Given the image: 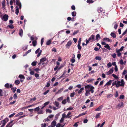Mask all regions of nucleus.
Returning a JSON list of instances; mask_svg holds the SVG:
<instances>
[{
  "label": "nucleus",
  "mask_w": 127,
  "mask_h": 127,
  "mask_svg": "<svg viewBox=\"0 0 127 127\" xmlns=\"http://www.w3.org/2000/svg\"><path fill=\"white\" fill-rule=\"evenodd\" d=\"M85 88L87 89V90H89L90 92H91L92 93H93L94 92L93 90L95 88L94 87L89 85H87L85 87Z\"/></svg>",
  "instance_id": "nucleus-2"
},
{
  "label": "nucleus",
  "mask_w": 127,
  "mask_h": 127,
  "mask_svg": "<svg viewBox=\"0 0 127 127\" xmlns=\"http://www.w3.org/2000/svg\"><path fill=\"white\" fill-rule=\"evenodd\" d=\"M103 106L102 105H101L99 106L98 108H97V109H95V110L96 111H100L102 108L103 107Z\"/></svg>",
  "instance_id": "nucleus-12"
},
{
  "label": "nucleus",
  "mask_w": 127,
  "mask_h": 127,
  "mask_svg": "<svg viewBox=\"0 0 127 127\" xmlns=\"http://www.w3.org/2000/svg\"><path fill=\"white\" fill-rule=\"evenodd\" d=\"M49 90H47L44 93H43V95H46L49 92Z\"/></svg>",
  "instance_id": "nucleus-58"
},
{
  "label": "nucleus",
  "mask_w": 127,
  "mask_h": 127,
  "mask_svg": "<svg viewBox=\"0 0 127 127\" xmlns=\"http://www.w3.org/2000/svg\"><path fill=\"white\" fill-rule=\"evenodd\" d=\"M96 38L97 40H98L100 38V35L99 34H97L96 36Z\"/></svg>",
  "instance_id": "nucleus-35"
},
{
  "label": "nucleus",
  "mask_w": 127,
  "mask_h": 127,
  "mask_svg": "<svg viewBox=\"0 0 127 127\" xmlns=\"http://www.w3.org/2000/svg\"><path fill=\"white\" fill-rule=\"evenodd\" d=\"M103 40H104L108 42H111L112 41L111 40H110L109 38L107 37L104 38L103 39Z\"/></svg>",
  "instance_id": "nucleus-21"
},
{
  "label": "nucleus",
  "mask_w": 127,
  "mask_h": 127,
  "mask_svg": "<svg viewBox=\"0 0 127 127\" xmlns=\"http://www.w3.org/2000/svg\"><path fill=\"white\" fill-rule=\"evenodd\" d=\"M4 86L6 88H9V85L8 83H6L5 84Z\"/></svg>",
  "instance_id": "nucleus-49"
},
{
  "label": "nucleus",
  "mask_w": 127,
  "mask_h": 127,
  "mask_svg": "<svg viewBox=\"0 0 127 127\" xmlns=\"http://www.w3.org/2000/svg\"><path fill=\"white\" fill-rule=\"evenodd\" d=\"M15 83L16 85H18L20 83V81L18 80H17L15 81Z\"/></svg>",
  "instance_id": "nucleus-30"
},
{
  "label": "nucleus",
  "mask_w": 127,
  "mask_h": 127,
  "mask_svg": "<svg viewBox=\"0 0 127 127\" xmlns=\"http://www.w3.org/2000/svg\"><path fill=\"white\" fill-rule=\"evenodd\" d=\"M113 81L112 80H109L108 82H107L104 85L105 86H109L111 85V83H112Z\"/></svg>",
  "instance_id": "nucleus-10"
},
{
  "label": "nucleus",
  "mask_w": 127,
  "mask_h": 127,
  "mask_svg": "<svg viewBox=\"0 0 127 127\" xmlns=\"http://www.w3.org/2000/svg\"><path fill=\"white\" fill-rule=\"evenodd\" d=\"M104 47L108 50H110L111 49V48L108 44H106V45L104 46Z\"/></svg>",
  "instance_id": "nucleus-20"
},
{
  "label": "nucleus",
  "mask_w": 127,
  "mask_h": 127,
  "mask_svg": "<svg viewBox=\"0 0 127 127\" xmlns=\"http://www.w3.org/2000/svg\"><path fill=\"white\" fill-rule=\"evenodd\" d=\"M110 35L111 36L114 38H115L116 37V35L113 32L111 33Z\"/></svg>",
  "instance_id": "nucleus-27"
},
{
  "label": "nucleus",
  "mask_w": 127,
  "mask_h": 127,
  "mask_svg": "<svg viewBox=\"0 0 127 127\" xmlns=\"http://www.w3.org/2000/svg\"><path fill=\"white\" fill-rule=\"evenodd\" d=\"M51 40H49L46 43V44L47 45H49L50 44H51Z\"/></svg>",
  "instance_id": "nucleus-31"
},
{
  "label": "nucleus",
  "mask_w": 127,
  "mask_h": 127,
  "mask_svg": "<svg viewBox=\"0 0 127 127\" xmlns=\"http://www.w3.org/2000/svg\"><path fill=\"white\" fill-rule=\"evenodd\" d=\"M111 66V64L110 62H109L107 64V66L108 68H109Z\"/></svg>",
  "instance_id": "nucleus-41"
},
{
  "label": "nucleus",
  "mask_w": 127,
  "mask_h": 127,
  "mask_svg": "<svg viewBox=\"0 0 127 127\" xmlns=\"http://www.w3.org/2000/svg\"><path fill=\"white\" fill-rule=\"evenodd\" d=\"M112 76L115 78L116 79H118L119 78L118 77H117L116 75L114 74H112Z\"/></svg>",
  "instance_id": "nucleus-32"
},
{
  "label": "nucleus",
  "mask_w": 127,
  "mask_h": 127,
  "mask_svg": "<svg viewBox=\"0 0 127 127\" xmlns=\"http://www.w3.org/2000/svg\"><path fill=\"white\" fill-rule=\"evenodd\" d=\"M42 51L41 50H40V48H38V49H37V50H36L35 52V53L36 54H37L38 53V55H37V57H39L40 56L41 54V53L42 52Z\"/></svg>",
  "instance_id": "nucleus-4"
},
{
  "label": "nucleus",
  "mask_w": 127,
  "mask_h": 127,
  "mask_svg": "<svg viewBox=\"0 0 127 127\" xmlns=\"http://www.w3.org/2000/svg\"><path fill=\"white\" fill-rule=\"evenodd\" d=\"M54 104L57 107H58V108H60V107H59V103L58 102L56 101H55V103H54Z\"/></svg>",
  "instance_id": "nucleus-17"
},
{
  "label": "nucleus",
  "mask_w": 127,
  "mask_h": 127,
  "mask_svg": "<svg viewBox=\"0 0 127 127\" xmlns=\"http://www.w3.org/2000/svg\"><path fill=\"white\" fill-rule=\"evenodd\" d=\"M95 59L96 60L100 61L101 59V58L100 56H97L95 57Z\"/></svg>",
  "instance_id": "nucleus-24"
},
{
  "label": "nucleus",
  "mask_w": 127,
  "mask_h": 127,
  "mask_svg": "<svg viewBox=\"0 0 127 127\" xmlns=\"http://www.w3.org/2000/svg\"><path fill=\"white\" fill-rule=\"evenodd\" d=\"M19 35L21 36V37L22 36V35L23 34V31L22 29H20V30L19 33Z\"/></svg>",
  "instance_id": "nucleus-18"
},
{
  "label": "nucleus",
  "mask_w": 127,
  "mask_h": 127,
  "mask_svg": "<svg viewBox=\"0 0 127 127\" xmlns=\"http://www.w3.org/2000/svg\"><path fill=\"white\" fill-rule=\"evenodd\" d=\"M8 18V16L7 14L4 15L2 17H1L2 19L4 20V21H7Z\"/></svg>",
  "instance_id": "nucleus-5"
},
{
  "label": "nucleus",
  "mask_w": 127,
  "mask_h": 127,
  "mask_svg": "<svg viewBox=\"0 0 127 127\" xmlns=\"http://www.w3.org/2000/svg\"><path fill=\"white\" fill-rule=\"evenodd\" d=\"M16 10L15 13L17 15H18L19 12V9L20 8L19 6H17L16 7Z\"/></svg>",
  "instance_id": "nucleus-11"
},
{
  "label": "nucleus",
  "mask_w": 127,
  "mask_h": 127,
  "mask_svg": "<svg viewBox=\"0 0 127 127\" xmlns=\"http://www.w3.org/2000/svg\"><path fill=\"white\" fill-rule=\"evenodd\" d=\"M38 114H43L44 112L42 110H41L38 111Z\"/></svg>",
  "instance_id": "nucleus-50"
},
{
  "label": "nucleus",
  "mask_w": 127,
  "mask_h": 127,
  "mask_svg": "<svg viewBox=\"0 0 127 127\" xmlns=\"http://www.w3.org/2000/svg\"><path fill=\"white\" fill-rule=\"evenodd\" d=\"M127 73V71L126 70H125L122 73V75H125Z\"/></svg>",
  "instance_id": "nucleus-48"
},
{
  "label": "nucleus",
  "mask_w": 127,
  "mask_h": 127,
  "mask_svg": "<svg viewBox=\"0 0 127 127\" xmlns=\"http://www.w3.org/2000/svg\"><path fill=\"white\" fill-rule=\"evenodd\" d=\"M116 52L117 53V55L118 57L120 56L121 55V53L120 52L119 50H117V49L116 50Z\"/></svg>",
  "instance_id": "nucleus-25"
},
{
  "label": "nucleus",
  "mask_w": 127,
  "mask_h": 127,
  "mask_svg": "<svg viewBox=\"0 0 127 127\" xmlns=\"http://www.w3.org/2000/svg\"><path fill=\"white\" fill-rule=\"evenodd\" d=\"M66 101L68 103H69L70 102V99H69V97H67L66 99Z\"/></svg>",
  "instance_id": "nucleus-54"
},
{
  "label": "nucleus",
  "mask_w": 127,
  "mask_h": 127,
  "mask_svg": "<svg viewBox=\"0 0 127 127\" xmlns=\"http://www.w3.org/2000/svg\"><path fill=\"white\" fill-rule=\"evenodd\" d=\"M89 91V90H88L87 89L86 90V92L85 94V95L86 96H88L90 95V93Z\"/></svg>",
  "instance_id": "nucleus-22"
},
{
  "label": "nucleus",
  "mask_w": 127,
  "mask_h": 127,
  "mask_svg": "<svg viewBox=\"0 0 127 127\" xmlns=\"http://www.w3.org/2000/svg\"><path fill=\"white\" fill-rule=\"evenodd\" d=\"M30 74L32 75L34 74V72L33 71H32L31 69H30Z\"/></svg>",
  "instance_id": "nucleus-33"
},
{
  "label": "nucleus",
  "mask_w": 127,
  "mask_h": 127,
  "mask_svg": "<svg viewBox=\"0 0 127 127\" xmlns=\"http://www.w3.org/2000/svg\"><path fill=\"white\" fill-rule=\"evenodd\" d=\"M127 32V28L126 29V30L125 31L122 33V35H124L125 34H126Z\"/></svg>",
  "instance_id": "nucleus-59"
},
{
  "label": "nucleus",
  "mask_w": 127,
  "mask_h": 127,
  "mask_svg": "<svg viewBox=\"0 0 127 127\" xmlns=\"http://www.w3.org/2000/svg\"><path fill=\"white\" fill-rule=\"evenodd\" d=\"M14 1V2H15V0H13ZM16 4L18 6H19V7L20 8H21V3L20 2L19 0H16Z\"/></svg>",
  "instance_id": "nucleus-7"
},
{
  "label": "nucleus",
  "mask_w": 127,
  "mask_h": 127,
  "mask_svg": "<svg viewBox=\"0 0 127 127\" xmlns=\"http://www.w3.org/2000/svg\"><path fill=\"white\" fill-rule=\"evenodd\" d=\"M19 77L20 79H25V77L23 75H19Z\"/></svg>",
  "instance_id": "nucleus-28"
},
{
  "label": "nucleus",
  "mask_w": 127,
  "mask_h": 127,
  "mask_svg": "<svg viewBox=\"0 0 127 127\" xmlns=\"http://www.w3.org/2000/svg\"><path fill=\"white\" fill-rule=\"evenodd\" d=\"M112 56L113 58H115L116 57V54L115 53H114L113 54H112Z\"/></svg>",
  "instance_id": "nucleus-56"
},
{
  "label": "nucleus",
  "mask_w": 127,
  "mask_h": 127,
  "mask_svg": "<svg viewBox=\"0 0 127 127\" xmlns=\"http://www.w3.org/2000/svg\"><path fill=\"white\" fill-rule=\"evenodd\" d=\"M52 51H54L55 52H57V50L56 48H53L52 49Z\"/></svg>",
  "instance_id": "nucleus-63"
},
{
  "label": "nucleus",
  "mask_w": 127,
  "mask_h": 127,
  "mask_svg": "<svg viewBox=\"0 0 127 127\" xmlns=\"http://www.w3.org/2000/svg\"><path fill=\"white\" fill-rule=\"evenodd\" d=\"M66 99H64L63 100L62 102V104H66Z\"/></svg>",
  "instance_id": "nucleus-29"
},
{
  "label": "nucleus",
  "mask_w": 127,
  "mask_h": 127,
  "mask_svg": "<svg viewBox=\"0 0 127 127\" xmlns=\"http://www.w3.org/2000/svg\"><path fill=\"white\" fill-rule=\"evenodd\" d=\"M8 27L10 29H13L14 28V26L12 24H10L8 26Z\"/></svg>",
  "instance_id": "nucleus-38"
},
{
  "label": "nucleus",
  "mask_w": 127,
  "mask_h": 127,
  "mask_svg": "<svg viewBox=\"0 0 127 127\" xmlns=\"http://www.w3.org/2000/svg\"><path fill=\"white\" fill-rule=\"evenodd\" d=\"M119 63L121 65H122L124 64V62H123V61L122 59L120 61Z\"/></svg>",
  "instance_id": "nucleus-53"
},
{
  "label": "nucleus",
  "mask_w": 127,
  "mask_h": 127,
  "mask_svg": "<svg viewBox=\"0 0 127 127\" xmlns=\"http://www.w3.org/2000/svg\"><path fill=\"white\" fill-rule=\"evenodd\" d=\"M46 112L47 113H50L52 112V111L49 109H47L46 110Z\"/></svg>",
  "instance_id": "nucleus-39"
},
{
  "label": "nucleus",
  "mask_w": 127,
  "mask_h": 127,
  "mask_svg": "<svg viewBox=\"0 0 127 127\" xmlns=\"http://www.w3.org/2000/svg\"><path fill=\"white\" fill-rule=\"evenodd\" d=\"M46 59L45 58H43L42 59H41L40 60V62H41V63H43L44 61H46Z\"/></svg>",
  "instance_id": "nucleus-23"
},
{
  "label": "nucleus",
  "mask_w": 127,
  "mask_h": 127,
  "mask_svg": "<svg viewBox=\"0 0 127 127\" xmlns=\"http://www.w3.org/2000/svg\"><path fill=\"white\" fill-rule=\"evenodd\" d=\"M9 121V119L7 118H6L4 120L1 121V122L2 123V126L4 127L6 124V123H7Z\"/></svg>",
  "instance_id": "nucleus-3"
},
{
  "label": "nucleus",
  "mask_w": 127,
  "mask_h": 127,
  "mask_svg": "<svg viewBox=\"0 0 127 127\" xmlns=\"http://www.w3.org/2000/svg\"><path fill=\"white\" fill-rule=\"evenodd\" d=\"M56 124V121L54 120L51 123V126H55Z\"/></svg>",
  "instance_id": "nucleus-19"
},
{
  "label": "nucleus",
  "mask_w": 127,
  "mask_h": 127,
  "mask_svg": "<svg viewBox=\"0 0 127 127\" xmlns=\"http://www.w3.org/2000/svg\"><path fill=\"white\" fill-rule=\"evenodd\" d=\"M118 93L117 91H116V93L115 95V97H117L118 96Z\"/></svg>",
  "instance_id": "nucleus-60"
},
{
  "label": "nucleus",
  "mask_w": 127,
  "mask_h": 127,
  "mask_svg": "<svg viewBox=\"0 0 127 127\" xmlns=\"http://www.w3.org/2000/svg\"><path fill=\"white\" fill-rule=\"evenodd\" d=\"M71 114V113L69 112L68 114L66 115V118H69L70 117V115Z\"/></svg>",
  "instance_id": "nucleus-34"
},
{
  "label": "nucleus",
  "mask_w": 127,
  "mask_h": 127,
  "mask_svg": "<svg viewBox=\"0 0 127 127\" xmlns=\"http://www.w3.org/2000/svg\"><path fill=\"white\" fill-rule=\"evenodd\" d=\"M64 118H62L60 120V122L61 123H63L64 122Z\"/></svg>",
  "instance_id": "nucleus-52"
},
{
  "label": "nucleus",
  "mask_w": 127,
  "mask_h": 127,
  "mask_svg": "<svg viewBox=\"0 0 127 127\" xmlns=\"http://www.w3.org/2000/svg\"><path fill=\"white\" fill-rule=\"evenodd\" d=\"M125 84V82L123 79L121 80V81H115L112 84V86L115 85L117 88L120 86L124 87Z\"/></svg>",
  "instance_id": "nucleus-1"
},
{
  "label": "nucleus",
  "mask_w": 127,
  "mask_h": 127,
  "mask_svg": "<svg viewBox=\"0 0 127 127\" xmlns=\"http://www.w3.org/2000/svg\"><path fill=\"white\" fill-rule=\"evenodd\" d=\"M13 97L14 99H16L17 97V94H15L13 96Z\"/></svg>",
  "instance_id": "nucleus-51"
},
{
  "label": "nucleus",
  "mask_w": 127,
  "mask_h": 127,
  "mask_svg": "<svg viewBox=\"0 0 127 127\" xmlns=\"http://www.w3.org/2000/svg\"><path fill=\"white\" fill-rule=\"evenodd\" d=\"M95 37V36L94 35H92L89 38V40L92 41H93L94 39V38Z\"/></svg>",
  "instance_id": "nucleus-16"
},
{
  "label": "nucleus",
  "mask_w": 127,
  "mask_h": 127,
  "mask_svg": "<svg viewBox=\"0 0 127 127\" xmlns=\"http://www.w3.org/2000/svg\"><path fill=\"white\" fill-rule=\"evenodd\" d=\"M87 111H86L84 113H81V114H80V116H82V115H85L86 114H87Z\"/></svg>",
  "instance_id": "nucleus-57"
},
{
  "label": "nucleus",
  "mask_w": 127,
  "mask_h": 127,
  "mask_svg": "<svg viewBox=\"0 0 127 127\" xmlns=\"http://www.w3.org/2000/svg\"><path fill=\"white\" fill-rule=\"evenodd\" d=\"M103 9L100 7H98L97 10V11L99 13L103 11Z\"/></svg>",
  "instance_id": "nucleus-14"
},
{
  "label": "nucleus",
  "mask_w": 127,
  "mask_h": 127,
  "mask_svg": "<svg viewBox=\"0 0 127 127\" xmlns=\"http://www.w3.org/2000/svg\"><path fill=\"white\" fill-rule=\"evenodd\" d=\"M49 101H47L44 103L43 104L44 107H45L46 105H48L49 103Z\"/></svg>",
  "instance_id": "nucleus-46"
},
{
  "label": "nucleus",
  "mask_w": 127,
  "mask_h": 127,
  "mask_svg": "<svg viewBox=\"0 0 127 127\" xmlns=\"http://www.w3.org/2000/svg\"><path fill=\"white\" fill-rule=\"evenodd\" d=\"M15 114V113H13L12 114H11L9 116V117L10 118H11Z\"/></svg>",
  "instance_id": "nucleus-62"
},
{
  "label": "nucleus",
  "mask_w": 127,
  "mask_h": 127,
  "mask_svg": "<svg viewBox=\"0 0 127 127\" xmlns=\"http://www.w3.org/2000/svg\"><path fill=\"white\" fill-rule=\"evenodd\" d=\"M87 2L88 3H92L94 2V1L92 0H87Z\"/></svg>",
  "instance_id": "nucleus-37"
},
{
  "label": "nucleus",
  "mask_w": 127,
  "mask_h": 127,
  "mask_svg": "<svg viewBox=\"0 0 127 127\" xmlns=\"http://www.w3.org/2000/svg\"><path fill=\"white\" fill-rule=\"evenodd\" d=\"M72 15L73 16H75L76 15V13L75 11L73 12L72 13Z\"/></svg>",
  "instance_id": "nucleus-45"
},
{
  "label": "nucleus",
  "mask_w": 127,
  "mask_h": 127,
  "mask_svg": "<svg viewBox=\"0 0 127 127\" xmlns=\"http://www.w3.org/2000/svg\"><path fill=\"white\" fill-rule=\"evenodd\" d=\"M39 107H37L34 108V110L35 111H38L39 110Z\"/></svg>",
  "instance_id": "nucleus-55"
},
{
  "label": "nucleus",
  "mask_w": 127,
  "mask_h": 127,
  "mask_svg": "<svg viewBox=\"0 0 127 127\" xmlns=\"http://www.w3.org/2000/svg\"><path fill=\"white\" fill-rule=\"evenodd\" d=\"M2 6H3V7H4L5 6V1L3 0V1L2 2Z\"/></svg>",
  "instance_id": "nucleus-44"
},
{
  "label": "nucleus",
  "mask_w": 127,
  "mask_h": 127,
  "mask_svg": "<svg viewBox=\"0 0 127 127\" xmlns=\"http://www.w3.org/2000/svg\"><path fill=\"white\" fill-rule=\"evenodd\" d=\"M64 98V97L63 96H62L58 98L57 99V100L58 101H61L62 100H63V99Z\"/></svg>",
  "instance_id": "nucleus-26"
},
{
  "label": "nucleus",
  "mask_w": 127,
  "mask_h": 127,
  "mask_svg": "<svg viewBox=\"0 0 127 127\" xmlns=\"http://www.w3.org/2000/svg\"><path fill=\"white\" fill-rule=\"evenodd\" d=\"M37 43V42L36 41H33L32 42V44L34 46H35L36 45Z\"/></svg>",
  "instance_id": "nucleus-43"
},
{
  "label": "nucleus",
  "mask_w": 127,
  "mask_h": 127,
  "mask_svg": "<svg viewBox=\"0 0 127 127\" xmlns=\"http://www.w3.org/2000/svg\"><path fill=\"white\" fill-rule=\"evenodd\" d=\"M63 88H61L60 90H59L56 93V94H60L63 91Z\"/></svg>",
  "instance_id": "nucleus-15"
},
{
  "label": "nucleus",
  "mask_w": 127,
  "mask_h": 127,
  "mask_svg": "<svg viewBox=\"0 0 127 127\" xmlns=\"http://www.w3.org/2000/svg\"><path fill=\"white\" fill-rule=\"evenodd\" d=\"M113 71V70L112 69L108 71L107 72L106 74L107 75H109L112 73Z\"/></svg>",
  "instance_id": "nucleus-13"
},
{
  "label": "nucleus",
  "mask_w": 127,
  "mask_h": 127,
  "mask_svg": "<svg viewBox=\"0 0 127 127\" xmlns=\"http://www.w3.org/2000/svg\"><path fill=\"white\" fill-rule=\"evenodd\" d=\"M125 96L123 95H121L120 96V99H123L124 98Z\"/></svg>",
  "instance_id": "nucleus-47"
},
{
  "label": "nucleus",
  "mask_w": 127,
  "mask_h": 127,
  "mask_svg": "<svg viewBox=\"0 0 127 127\" xmlns=\"http://www.w3.org/2000/svg\"><path fill=\"white\" fill-rule=\"evenodd\" d=\"M46 126V124L45 123L41 124V126L42 127H45Z\"/></svg>",
  "instance_id": "nucleus-64"
},
{
  "label": "nucleus",
  "mask_w": 127,
  "mask_h": 127,
  "mask_svg": "<svg viewBox=\"0 0 127 127\" xmlns=\"http://www.w3.org/2000/svg\"><path fill=\"white\" fill-rule=\"evenodd\" d=\"M13 120H12L5 127H12L13 125Z\"/></svg>",
  "instance_id": "nucleus-8"
},
{
  "label": "nucleus",
  "mask_w": 127,
  "mask_h": 127,
  "mask_svg": "<svg viewBox=\"0 0 127 127\" xmlns=\"http://www.w3.org/2000/svg\"><path fill=\"white\" fill-rule=\"evenodd\" d=\"M62 118H63L64 119L65 118H66V114L64 113L62 114Z\"/></svg>",
  "instance_id": "nucleus-61"
},
{
  "label": "nucleus",
  "mask_w": 127,
  "mask_h": 127,
  "mask_svg": "<svg viewBox=\"0 0 127 127\" xmlns=\"http://www.w3.org/2000/svg\"><path fill=\"white\" fill-rule=\"evenodd\" d=\"M37 63L36 61H34L31 64L32 66H35L36 65V64Z\"/></svg>",
  "instance_id": "nucleus-36"
},
{
  "label": "nucleus",
  "mask_w": 127,
  "mask_h": 127,
  "mask_svg": "<svg viewBox=\"0 0 127 127\" xmlns=\"http://www.w3.org/2000/svg\"><path fill=\"white\" fill-rule=\"evenodd\" d=\"M113 95L112 94L108 95H107L106 97L107 98H110L113 96Z\"/></svg>",
  "instance_id": "nucleus-40"
},
{
  "label": "nucleus",
  "mask_w": 127,
  "mask_h": 127,
  "mask_svg": "<svg viewBox=\"0 0 127 127\" xmlns=\"http://www.w3.org/2000/svg\"><path fill=\"white\" fill-rule=\"evenodd\" d=\"M100 113H98L95 116V118L96 119L98 118L100 116Z\"/></svg>",
  "instance_id": "nucleus-42"
},
{
  "label": "nucleus",
  "mask_w": 127,
  "mask_h": 127,
  "mask_svg": "<svg viewBox=\"0 0 127 127\" xmlns=\"http://www.w3.org/2000/svg\"><path fill=\"white\" fill-rule=\"evenodd\" d=\"M124 104L123 102H121L119 103L116 106V108L120 109L123 106Z\"/></svg>",
  "instance_id": "nucleus-9"
},
{
  "label": "nucleus",
  "mask_w": 127,
  "mask_h": 127,
  "mask_svg": "<svg viewBox=\"0 0 127 127\" xmlns=\"http://www.w3.org/2000/svg\"><path fill=\"white\" fill-rule=\"evenodd\" d=\"M72 44V42L71 40L69 41L65 45L66 48L69 49Z\"/></svg>",
  "instance_id": "nucleus-6"
}]
</instances>
